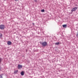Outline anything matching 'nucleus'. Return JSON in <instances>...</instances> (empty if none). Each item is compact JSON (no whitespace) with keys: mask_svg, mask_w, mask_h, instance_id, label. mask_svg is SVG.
<instances>
[{"mask_svg":"<svg viewBox=\"0 0 78 78\" xmlns=\"http://www.w3.org/2000/svg\"><path fill=\"white\" fill-rule=\"evenodd\" d=\"M5 28V26L4 25H0V29L1 30H3Z\"/></svg>","mask_w":78,"mask_h":78,"instance_id":"1","label":"nucleus"},{"mask_svg":"<svg viewBox=\"0 0 78 78\" xmlns=\"http://www.w3.org/2000/svg\"><path fill=\"white\" fill-rule=\"evenodd\" d=\"M41 44L43 46H46L47 45V43L46 42H43Z\"/></svg>","mask_w":78,"mask_h":78,"instance_id":"2","label":"nucleus"},{"mask_svg":"<svg viewBox=\"0 0 78 78\" xmlns=\"http://www.w3.org/2000/svg\"><path fill=\"white\" fill-rule=\"evenodd\" d=\"M77 9H78L77 7H76L74 8H73V9L71 10V11L72 12H73V11H75Z\"/></svg>","mask_w":78,"mask_h":78,"instance_id":"3","label":"nucleus"},{"mask_svg":"<svg viewBox=\"0 0 78 78\" xmlns=\"http://www.w3.org/2000/svg\"><path fill=\"white\" fill-rule=\"evenodd\" d=\"M22 67V66L20 65H18V69H19Z\"/></svg>","mask_w":78,"mask_h":78,"instance_id":"4","label":"nucleus"},{"mask_svg":"<svg viewBox=\"0 0 78 78\" xmlns=\"http://www.w3.org/2000/svg\"><path fill=\"white\" fill-rule=\"evenodd\" d=\"M7 44L8 45H11L12 44V42L10 41H8L7 42Z\"/></svg>","mask_w":78,"mask_h":78,"instance_id":"5","label":"nucleus"},{"mask_svg":"<svg viewBox=\"0 0 78 78\" xmlns=\"http://www.w3.org/2000/svg\"><path fill=\"white\" fill-rule=\"evenodd\" d=\"M21 75L22 76H23L24 75V73L23 71H22L21 73Z\"/></svg>","mask_w":78,"mask_h":78,"instance_id":"6","label":"nucleus"},{"mask_svg":"<svg viewBox=\"0 0 78 78\" xmlns=\"http://www.w3.org/2000/svg\"><path fill=\"white\" fill-rule=\"evenodd\" d=\"M63 27L64 28H66L67 27V25H63Z\"/></svg>","mask_w":78,"mask_h":78,"instance_id":"7","label":"nucleus"},{"mask_svg":"<svg viewBox=\"0 0 78 78\" xmlns=\"http://www.w3.org/2000/svg\"><path fill=\"white\" fill-rule=\"evenodd\" d=\"M18 70H16V71H15L14 72V73L15 74L17 73L18 72Z\"/></svg>","mask_w":78,"mask_h":78,"instance_id":"8","label":"nucleus"},{"mask_svg":"<svg viewBox=\"0 0 78 78\" xmlns=\"http://www.w3.org/2000/svg\"><path fill=\"white\" fill-rule=\"evenodd\" d=\"M3 74H1L0 75V78H3L2 75Z\"/></svg>","mask_w":78,"mask_h":78,"instance_id":"9","label":"nucleus"},{"mask_svg":"<svg viewBox=\"0 0 78 78\" xmlns=\"http://www.w3.org/2000/svg\"><path fill=\"white\" fill-rule=\"evenodd\" d=\"M59 42H58V43H55V44H57V45H58V44H59Z\"/></svg>","mask_w":78,"mask_h":78,"instance_id":"10","label":"nucleus"},{"mask_svg":"<svg viewBox=\"0 0 78 78\" xmlns=\"http://www.w3.org/2000/svg\"><path fill=\"white\" fill-rule=\"evenodd\" d=\"M2 35L1 34H0V38L2 37Z\"/></svg>","mask_w":78,"mask_h":78,"instance_id":"11","label":"nucleus"},{"mask_svg":"<svg viewBox=\"0 0 78 78\" xmlns=\"http://www.w3.org/2000/svg\"><path fill=\"white\" fill-rule=\"evenodd\" d=\"M41 12H44V9L42 10Z\"/></svg>","mask_w":78,"mask_h":78,"instance_id":"12","label":"nucleus"},{"mask_svg":"<svg viewBox=\"0 0 78 78\" xmlns=\"http://www.w3.org/2000/svg\"><path fill=\"white\" fill-rule=\"evenodd\" d=\"M2 62V59L1 58H0V62Z\"/></svg>","mask_w":78,"mask_h":78,"instance_id":"13","label":"nucleus"},{"mask_svg":"<svg viewBox=\"0 0 78 78\" xmlns=\"http://www.w3.org/2000/svg\"><path fill=\"white\" fill-rule=\"evenodd\" d=\"M1 68H0V71H1Z\"/></svg>","mask_w":78,"mask_h":78,"instance_id":"14","label":"nucleus"},{"mask_svg":"<svg viewBox=\"0 0 78 78\" xmlns=\"http://www.w3.org/2000/svg\"><path fill=\"white\" fill-rule=\"evenodd\" d=\"M15 1L16 2V1H18V0H15Z\"/></svg>","mask_w":78,"mask_h":78,"instance_id":"15","label":"nucleus"},{"mask_svg":"<svg viewBox=\"0 0 78 78\" xmlns=\"http://www.w3.org/2000/svg\"><path fill=\"white\" fill-rule=\"evenodd\" d=\"M34 1H35V2H37V0H34Z\"/></svg>","mask_w":78,"mask_h":78,"instance_id":"16","label":"nucleus"},{"mask_svg":"<svg viewBox=\"0 0 78 78\" xmlns=\"http://www.w3.org/2000/svg\"><path fill=\"white\" fill-rule=\"evenodd\" d=\"M76 36H78V34H77Z\"/></svg>","mask_w":78,"mask_h":78,"instance_id":"17","label":"nucleus"},{"mask_svg":"<svg viewBox=\"0 0 78 78\" xmlns=\"http://www.w3.org/2000/svg\"><path fill=\"white\" fill-rule=\"evenodd\" d=\"M33 24L34 25V23H33Z\"/></svg>","mask_w":78,"mask_h":78,"instance_id":"18","label":"nucleus"}]
</instances>
